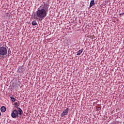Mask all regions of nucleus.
<instances>
[{
	"mask_svg": "<svg viewBox=\"0 0 124 124\" xmlns=\"http://www.w3.org/2000/svg\"><path fill=\"white\" fill-rule=\"evenodd\" d=\"M49 11V4L46 2H43L41 6L38 8V10L36 11L35 14L33 16V18L37 21H42L45 18Z\"/></svg>",
	"mask_w": 124,
	"mask_h": 124,
	"instance_id": "1",
	"label": "nucleus"
},
{
	"mask_svg": "<svg viewBox=\"0 0 124 124\" xmlns=\"http://www.w3.org/2000/svg\"><path fill=\"white\" fill-rule=\"evenodd\" d=\"M7 54V48L4 46L0 47V56H5Z\"/></svg>",
	"mask_w": 124,
	"mask_h": 124,
	"instance_id": "2",
	"label": "nucleus"
},
{
	"mask_svg": "<svg viewBox=\"0 0 124 124\" xmlns=\"http://www.w3.org/2000/svg\"><path fill=\"white\" fill-rule=\"evenodd\" d=\"M19 113H18V111L16 109H14V110L12 111L11 113V117L14 119L15 118H18V117H21V116H19Z\"/></svg>",
	"mask_w": 124,
	"mask_h": 124,
	"instance_id": "3",
	"label": "nucleus"
},
{
	"mask_svg": "<svg viewBox=\"0 0 124 124\" xmlns=\"http://www.w3.org/2000/svg\"><path fill=\"white\" fill-rule=\"evenodd\" d=\"M15 107L16 108H17V109H18L17 111L18 112V114L19 115V116H21V115H22V114H23V110H22V109H21V108H18V107H19V105L17 103H15Z\"/></svg>",
	"mask_w": 124,
	"mask_h": 124,
	"instance_id": "4",
	"label": "nucleus"
},
{
	"mask_svg": "<svg viewBox=\"0 0 124 124\" xmlns=\"http://www.w3.org/2000/svg\"><path fill=\"white\" fill-rule=\"evenodd\" d=\"M68 111H69V109L67 108L61 114V117H64V116H66L68 114Z\"/></svg>",
	"mask_w": 124,
	"mask_h": 124,
	"instance_id": "5",
	"label": "nucleus"
},
{
	"mask_svg": "<svg viewBox=\"0 0 124 124\" xmlns=\"http://www.w3.org/2000/svg\"><path fill=\"white\" fill-rule=\"evenodd\" d=\"M25 71V68L23 67V66H19L18 68L17 72L19 73H22Z\"/></svg>",
	"mask_w": 124,
	"mask_h": 124,
	"instance_id": "6",
	"label": "nucleus"
},
{
	"mask_svg": "<svg viewBox=\"0 0 124 124\" xmlns=\"http://www.w3.org/2000/svg\"><path fill=\"white\" fill-rule=\"evenodd\" d=\"M0 110H1V112H2V113H4V112L6 111V108L4 106H2L1 107Z\"/></svg>",
	"mask_w": 124,
	"mask_h": 124,
	"instance_id": "7",
	"label": "nucleus"
},
{
	"mask_svg": "<svg viewBox=\"0 0 124 124\" xmlns=\"http://www.w3.org/2000/svg\"><path fill=\"white\" fill-rule=\"evenodd\" d=\"M93 5H94V0H92L91 1L90 4L89 5V7H93Z\"/></svg>",
	"mask_w": 124,
	"mask_h": 124,
	"instance_id": "8",
	"label": "nucleus"
},
{
	"mask_svg": "<svg viewBox=\"0 0 124 124\" xmlns=\"http://www.w3.org/2000/svg\"><path fill=\"white\" fill-rule=\"evenodd\" d=\"M82 53H83V49L79 50L77 52V56H80V55H81V54H82Z\"/></svg>",
	"mask_w": 124,
	"mask_h": 124,
	"instance_id": "9",
	"label": "nucleus"
},
{
	"mask_svg": "<svg viewBox=\"0 0 124 124\" xmlns=\"http://www.w3.org/2000/svg\"><path fill=\"white\" fill-rule=\"evenodd\" d=\"M6 19H8V20H9V19L10 18V15L9 14H8V13H6Z\"/></svg>",
	"mask_w": 124,
	"mask_h": 124,
	"instance_id": "10",
	"label": "nucleus"
},
{
	"mask_svg": "<svg viewBox=\"0 0 124 124\" xmlns=\"http://www.w3.org/2000/svg\"><path fill=\"white\" fill-rule=\"evenodd\" d=\"M32 26H36V25H37V23H36V21L35 20H33L32 22Z\"/></svg>",
	"mask_w": 124,
	"mask_h": 124,
	"instance_id": "11",
	"label": "nucleus"
},
{
	"mask_svg": "<svg viewBox=\"0 0 124 124\" xmlns=\"http://www.w3.org/2000/svg\"><path fill=\"white\" fill-rule=\"evenodd\" d=\"M10 98L12 99V101H13V102H14L16 100V99H15L13 96H10Z\"/></svg>",
	"mask_w": 124,
	"mask_h": 124,
	"instance_id": "12",
	"label": "nucleus"
},
{
	"mask_svg": "<svg viewBox=\"0 0 124 124\" xmlns=\"http://www.w3.org/2000/svg\"><path fill=\"white\" fill-rule=\"evenodd\" d=\"M11 54V51L10 50V49L8 50V55H10Z\"/></svg>",
	"mask_w": 124,
	"mask_h": 124,
	"instance_id": "13",
	"label": "nucleus"
},
{
	"mask_svg": "<svg viewBox=\"0 0 124 124\" xmlns=\"http://www.w3.org/2000/svg\"><path fill=\"white\" fill-rule=\"evenodd\" d=\"M124 13H121L119 14V15H120V16H122V15H124Z\"/></svg>",
	"mask_w": 124,
	"mask_h": 124,
	"instance_id": "14",
	"label": "nucleus"
},
{
	"mask_svg": "<svg viewBox=\"0 0 124 124\" xmlns=\"http://www.w3.org/2000/svg\"><path fill=\"white\" fill-rule=\"evenodd\" d=\"M0 116H1V113L0 111Z\"/></svg>",
	"mask_w": 124,
	"mask_h": 124,
	"instance_id": "15",
	"label": "nucleus"
}]
</instances>
